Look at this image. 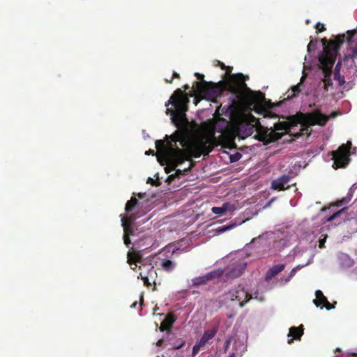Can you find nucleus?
I'll use <instances>...</instances> for the list:
<instances>
[{"label": "nucleus", "mask_w": 357, "mask_h": 357, "mask_svg": "<svg viewBox=\"0 0 357 357\" xmlns=\"http://www.w3.org/2000/svg\"><path fill=\"white\" fill-rule=\"evenodd\" d=\"M158 309H159V308H158V307L157 305H155V307H154V309H153V310H154V312H155V311L158 310Z\"/></svg>", "instance_id": "nucleus-59"}, {"label": "nucleus", "mask_w": 357, "mask_h": 357, "mask_svg": "<svg viewBox=\"0 0 357 357\" xmlns=\"http://www.w3.org/2000/svg\"><path fill=\"white\" fill-rule=\"evenodd\" d=\"M218 65L220 66L222 69H227L225 75H229L231 73L232 68L229 66H226L223 63L220 61H218Z\"/></svg>", "instance_id": "nucleus-38"}, {"label": "nucleus", "mask_w": 357, "mask_h": 357, "mask_svg": "<svg viewBox=\"0 0 357 357\" xmlns=\"http://www.w3.org/2000/svg\"><path fill=\"white\" fill-rule=\"evenodd\" d=\"M284 264H278L272 266L267 271L265 276V280L266 281H270L273 278H274L278 273L282 272L284 269Z\"/></svg>", "instance_id": "nucleus-20"}, {"label": "nucleus", "mask_w": 357, "mask_h": 357, "mask_svg": "<svg viewBox=\"0 0 357 357\" xmlns=\"http://www.w3.org/2000/svg\"><path fill=\"white\" fill-rule=\"evenodd\" d=\"M218 331V325H215L211 328L205 330L200 340L192 347V355L193 356H196L202 347H204L208 344H211L213 342L212 340L217 335Z\"/></svg>", "instance_id": "nucleus-8"}, {"label": "nucleus", "mask_w": 357, "mask_h": 357, "mask_svg": "<svg viewBox=\"0 0 357 357\" xmlns=\"http://www.w3.org/2000/svg\"><path fill=\"white\" fill-rule=\"evenodd\" d=\"M138 204V200L136 197H132L130 200H128L125 206V211L127 213H132L134 211L136 206Z\"/></svg>", "instance_id": "nucleus-25"}, {"label": "nucleus", "mask_w": 357, "mask_h": 357, "mask_svg": "<svg viewBox=\"0 0 357 357\" xmlns=\"http://www.w3.org/2000/svg\"><path fill=\"white\" fill-rule=\"evenodd\" d=\"M262 238V236H259L258 237H256V238H254L252 241H251V243H255L257 241L261 239Z\"/></svg>", "instance_id": "nucleus-51"}, {"label": "nucleus", "mask_w": 357, "mask_h": 357, "mask_svg": "<svg viewBox=\"0 0 357 357\" xmlns=\"http://www.w3.org/2000/svg\"><path fill=\"white\" fill-rule=\"evenodd\" d=\"M176 316L170 312L168 313L165 319L161 322L160 326V331L161 332L167 331L170 332L172 328L173 324L176 321Z\"/></svg>", "instance_id": "nucleus-18"}, {"label": "nucleus", "mask_w": 357, "mask_h": 357, "mask_svg": "<svg viewBox=\"0 0 357 357\" xmlns=\"http://www.w3.org/2000/svg\"><path fill=\"white\" fill-rule=\"evenodd\" d=\"M247 263L244 259L233 260L226 268L225 278L227 279H234L239 277L244 272Z\"/></svg>", "instance_id": "nucleus-10"}, {"label": "nucleus", "mask_w": 357, "mask_h": 357, "mask_svg": "<svg viewBox=\"0 0 357 357\" xmlns=\"http://www.w3.org/2000/svg\"><path fill=\"white\" fill-rule=\"evenodd\" d=\"M168 136L166 135L165 139L163 140L165 142V147L167 148L169 147V143H172L173 147H176L177 146L176 142H178L183 148H188V149L191 145L184 131L177 130L170 135V141L168 140Z\"/></svg>", "instance_id": "nucleus-11"}, {"label": "nucleus", "mask_w": 357, "mask_h": 357, "mask_svg": "<svg viewBox=\"0 0 357 357\" xmlns=\"http://www.w3.org/2000/svg\"><path fill=\"white\" fill-rule=\"evenodd\" d=\"M165 172L166 173H169L170 170L168 169V167H165Z\"/></svg>", "instance_id": "nucleus-62"}, {"label": "nucleus", "mask_w": 357, "mask_h": 357, "mask_svg": "<svg viewBox=\"0 0 357 357\" xmlns=\"http://www.w3.org/2000/svg\"><path fill=\"white\" fill-rule=\"evenodd\" d=\"M355 33L356 32L354 30H349L347 31V40L349 44L352 43V38L354 37Z\"/></svg>", "instance_id": "nucleus-36"}, {"label": "nucleus", "mask_w": 357, "mask_h": 357, "mask_svg": "<svg viewBox=\"0 0 357 357\" xmlns=\"http://www.w3.org/2000/svg\"><path fill=\"white\" fill-rule=\"evenodd\" d=\"M334 37V40H328L326 38H322L321 40V42L324 46V50L322 53L319 55V57H321L326 50H328V53H331L332 54V50H337L335 52V59L337 58V54H339V50L342 45V44L344 43L346 39V35L342 34L338 35L337 36H333Z\"/></svg>", "instance_id": "nucleus-9"}, {"label": "nucleus", "mask_w": 357, "mask_h": 357, "mask_svg": "<svg viewBox=\"0 0 357 357\" xmlns=\"http://www.w3.org/2000/svg\"><path fill=\"white\" fill-rule=\"evenodd\" d=\"M176 177V174H170L169 175V176L167 177V180H166V182H168V183H171L172 182Z\"/></svg>", "instance_id": "nucleus-46"}, {"label": "nucleus", "mask_w": 357, "mask_h": 357, "mask_svg": "<svg viewBox=\"0 0 357 357\" xmlns=\"http://www.w3.org/2000/svg\"><path fill=\"white\" fill-rule=\"evenodd\" d=\"M255 130V124L243 121L238 124L236 132L239 138L244 139L250 136Z\"/></svg>", "instance_id": "nucleus-15"}, {"label": "nucleus", "mask_w": 357, "mask_h": 357, "mask_svg": "<svg viewBox=\"0 0 357 357\" xmlns=\"http://www.w3.org/2000/svg\"><path fill=\"white\" fill-rule=\"evenodd\" d=\"M127 262L130 264L132 270H135L137 267V263H141L142 258L139 254L136 252H128Z\"/></svg>", "instance_id": "nucleus-21"}, {"label": "nucleus", "mask_w": 357, "mask_h": 357, "mask_svg": "<svg viewBox=\"0 0 357 357\" xmlns=\"http://www.w3.org/2000/svg\"><path fill=\"white\" fill-rule=\"evenodd\" d=\"M303 128L301 129L300 132L298 133V137L306 135L309 137L311 135L312 130L310 129L312 126L307 125H301Z\"/></svg>", "instance_id": "nucleus-30"}, {"label": "nucleus", "mask_w": 357, "mask_h": 357, "mask_svg": "<svg viewBox=\"0 0 357 357\" xmlns=\"http://www.w3.org/2000/svg\"><path fill=\"white\" fill-rule=\"evenodd\" d=\"M336 302H334L333 304H331L327 300V302L324 303L323 305L321 306V308L322 309L323 307H325L328 310H330L331 309L335 308V305L336 304Z\"/></svg>", "instance_id": "nucleus-40"}, {"label": "nucleus", "mask_w": 357, "mask_h": 357, "mask_svg": "<svg viewBox=\"0 0 357 357\" xmlns=\"http://www.w3.org/2000/svg\"><path fill=\"white\" fill-rule=\"evenodd\" d=\"M352 198V194L348 193L346 197H343L342 199L337 201L335 204L337 206H340L344 204H348Z\"/></svg>", "instance_id": "nucleus-31"}, {"label": "nucleus", "mask_w": 357, "mask_h": 357, "mask_svg": "<svg viewBox=\"0 0 357 357\" xmlns=\"http://www.w3.org/2000/svg\"><path fill=\"white\" fill-rule=\"evenodd\" d=\"M139 216L135 215V213H130L128 217L121 214L120 215L121 225L125 224V225L128 226V227H132L134 221Z\"/></svg>", "instance_id": "nucleus-23"}, {"label": "nucleus", "mask_w": 357, "mask_h": 357, "mask_svg": "<svg viewBox=\"0 0 357 357\" xmlns=\"http://www.w3.org/2000/svg\"><path fill=\"white\" fill-rule=\"evenodd\" d=\"M301 92V84L297 85L292 86L290 90L288 91L289 93L287 95V97L285 98L287 100L291 99L294 97H296Z\"/></svg>", "instance_id": "nucleus-28"}, {"label": "nucleus", "mask_w": 357, "mask_h": 357, "mask_svg": "<svg viewBox=\"0 0 357 357\" xmlns=\"http://www.w3.org/2000/svg\"><path fill=\"white\" fill-rule=\"evenodd\" d=\"M328 121L326 115L321 113L319 110H315L312 112L303 113L298 112L296 115L289 116L287 121H278L274 124V130L284 131L287 132L291 128L296 126L298 123L307 126H325Z\"/></svg>", "instance_id": "nucleus-3"}, {"label": "nucleus", "mask_w": 357, "mask_h": 357, "mask_svg": "<svg viewBox=\"0 0 357 357\" xmlns=\"http://www.w3.org/2000/svg\"><path fill=\"white\" fill-rule=\"evenodd\" d=\"M229 204H225L222 207H213L212 211L216 215H222L228 210Z\"/></svg>", "instance_id": "nucleus-29"}, {"label": "nucleus", "mask_w": 357, "mask_h": 357, "mask_svg": "<svg viewBox=\"0 0 357 357\" xmlns=\"http://www.w3.org/2000/svg\"><path fill=\"white\" fill-rule=\"evenodd\" d=\"M316 298L313 300V303L317 307L321 306L327 302V298L324 295L321 290H317L315 292Z\"/></svg>", "instance_id": "nucleus-24"}, {"label": "nucleus", "mask_w": 357, "mask_h": 357, "mask_svg": "<svg viewBox=\"0 0 357 357\" xmlns=\"http://www.w3.org/2000/svg\"><path fill=\"white\" fill-rule=\"evenodd\" d=\"M130 236H125V234H123V241H124V243L128 246L130 243H131V241L130 239Z\"/></svg>", "instance_id": "nucleus-45"}, {"label": "nucleus", "mask_w": 357, "mask_h": 357, "mask_svg": "<svg viewBox=\"0 0 357 357\" xmlns=\"http://www.w3.org/2000/svg\"><path fill=\"white\" fill-rule=\"evenodd\" d=\"M229 296L231 301L239 302L240 307H243L245 303L252 298V295L248 294L241 285L231 289Z\"/></svg>", "instance_id": "nucleus-12"}, {"label": "nucleus", "mask_w": 357, "mask_h": 357, "mask_svg": "<svg viewBox=\"0 0 357 357\" xmlns=\"http://www.w3.org/2000/svg\"><path fill=\"white\" fill-rule=\"evenodd\" d=\"M169 147H165V142L160 140L155 141V147L158 149L160 156L158 160L161 165L164 163L160 160L162 158L165 162L168 163V167H171L170 170H174L178 165L182 164L185 160L192 161V157L199 158L203 155L201 148L195 144L190 145L188 149H181L178 146L173 147L172 143H169Z\"/></svg>", "instance_id": "nucleus-2"}, {"label": "nucleus", "mask_w": 357, "mask_h": 357, "mask_svg": "<svg viewBox=\"0 0 357 357\" xmlns=\"http://www.w3.org/2000/svg\"><path fill=\"white\" fill-rule=\"evenodd\" d=\"M317 44V40H311L310 41L309 44L307 45V52H310L312 51L315 50Z\"/></svg>", "instance_id": "nucleus-35"}, {"label": "nucleus", "mask_w": 357, "mask_h": 357, "mask_svg": "<svg viewBox=\"0 0 357 357\" xmlns=\"http://www.w3.org/2000/svg\"><path fill=\"white\" fill-rule=\"evenodd\" d=\"M165 82L167 83H172V78L169 79H165Z\"/></svg>", "instance_id": "nucleus-57"}, {"label": "nucleus", "mask_w": 357, "mask_h": 357, "mask_svg": "<svg viewBox=\"0 0 357 357\" xmlns=\"http://www.w3.org/2000/svg\"><path fill=\"white\" fill-rule=\"evenodd\" d=\"M195 75L197 77V78L199 80H200V81H197L198 82H206V80H204V75L203 74H201V73H195Z\"/></svg>", "instance_id": "nucleus-43"}, {"label": "nucleus", "mask_w": 357, "mask_h": 357, "mask_svg": "<svg viewBox=\"0 0 357 357\" xmlns=\"http://www.w3.org/2000/svg\"><path fill=\"white\" fill-rule=\"evenodd\" d=\"M228 357H236V354L234 352H233Z\"/></svg>", "instance_id": "nucleus-58"}, {"label": "nucleus", "mask_w": 357, "mask_h": 357, "mask_svg": "<svg viewBox=\"0 0 357 357\" xmlns=\"http://www.w3.org/2000/svg\"><path fill=\"white\" fill-rule=\"evenodd\" d=\"M332 54L328 53V50L325 52V54L319 57V61L321 66V69L324 73L323 82L324 84V89L328 90V87L333 85V81L331 79L332 68L335 62V50H332Z\"/></svg>", "instance_id": "nucleus-6"}, {"label": "nucleus", "mask_w": 357, "mask_h": 357, "mask_svg": "<svg viewBox=\"0 0 357 357\" xmlns=\"http://www.w3.org/2000/svg\"><path fill=\"white\" fill-rule=\"evenodd\" d=\"M137 304V301H135V302L131 305V306H130V307H131L132 308H134V307H136Z\"/></svg>", "instance_id": "nucleus-56"}, {"label": "nucleus", "mask_w": 357, "mask_h": 357, "mask_svg": "<svg viewBox=\"0 0 357 357\" xmlns=\"http://www.w3.org/2000/svg\"><path fill=\"white\" fill-rule=\"evenodd\" d=\"M348 59H350L349 54L344 55L343 60H347Z\"/></svg>", "instance_id": "nucleus-55"}, {"label": "nucleus", "mask_w": 357, "mask_h": 357, "mask_svg": "<svg viewBox=\"0 0 357 357\" xmlns=\"http://www.w3.org/2000/svg\"><path fill=\"white\" fill-rule=\"evenodd\" d=\"M238 159H239L238 156L234 157V160H231V161L238 160Z\"/></svg>", "instance_id": "nucleus-61"}, {"label": "nucleus", "mask_w": 357, "mask_h": 357, "mask_svg": "<svg viewBox=\"0 0 357 357\" xmlns=\"http://www.w3.org/2000/svg\"><path fill=\"white\" fill-rule=\"evenodd\" d=\"M140 301H141V304H142V302H143V296H141V299H140Z\"/></svg>", "instance_id": "nucleus-64"}, {"label": "nucleus", "mask_w": 357, "mask_h": 357, "mask_svg": "<svg viewBox=\"0 0 357 357\" xmlns=\"http://www.w3.org/2000/svg\"><path fill=\"white\" fill-rule=\"evenodd\" d=\"M183 88L185 91V90H188V89H190V86L188 84H186L183 86Z\"/></svg>", "instance_id": "nucleus-54"}, {"label": "nucleus", "mask_w": 357, "mask_h": 357, "mask_svg": "<svg viewBox=\"0 0 357 357\" xmlns=\"http://www.w3.org/2000/svg\"><path fill=\"white\" fill-rule=\"evenodd\" d=\"M162 343H163V340H162V339H160V340H159L158 341V342H157V346L160 347V346H161V345L162 344Z\"/></svg>", "instance_id": "nucleus-53"}, {"label": "nucleus", "mask_w": 357, "mask_h": 357, "mask_svg": "<svg viewBox=\"0 0 357 357\" xmlns=\"http://www.w3.org/2000/svg\"><path fill=\"white\" fill-rule=\"evenodd\" d=\"M298 269V267L297 266V267L294 268L291 271V272L289 273L288 276L284 279L285 282H288L290 281V280L295 275Z\"/></svg>", "instance_id": "nucleus-37"}, {"label": "nucleus", "mask_w": 357, "mask_h": 357, "mask_svg": "<svg viewBox=\"0 0 357 357\" xmlns=\"http://www.w3.org/2000/svg\"><path fill=\"white\" fill-rule=\"evenodd\" d=\"M223 271L222 269L213 270L208 272L205 275L199 276L192 280L193 286L199 287L201 285L206 284L208 281L216 279L222 276Z\"/></svg>", "instance_id": "nucleus-14"}, {"label": "nucleus", "mask_w": 357, "mask_h": 357, "mask_svg": "<svg viewBox=\"0 0 357 357\" xmlns=\"http://www.w3.org/2000/svg\"><path fill=\"white\" fill-rule=\"evenodd\" d=\"M185 344V341L182 340L181 342V343H179L178 344H176L174 346L172 347V349H179L181 348H182Z\"/></svg>", "instance_id": "nucleus-47"}, {"label": "nucleus", "mask_w": 357, "mask_h": 357, "mask_svg": "<svg viewBox=\"0 0 357 357\" xmlns=\"http://www.w3.org/2000/svg\"><path fill=\"white\" fill-rule=\"evenodd\" d=\"M122 227L123 228V234L125 236H132L134 235V230L132 227H129L125 225V224H122Z\"/></svg>", "instance_id": "nucleus-33"}, {"label": "nucleus", "mask_w": 357, "mask_h": 357, "mask_svg": "<svg viewBox=\"0 0 357 357\" xmlns=\"http://www.w3.org/2000/svg\"><path fill=\"white\" fill-rule=\"evenodd\" d=\"M160 266L164 271L170 272L176 267V263L169 259H162Z\"/></svg>", "instance_id": "nucleus-27"}, {"label": "nucleus", "mask_w": 357, "mask_h": 357, "mask_svg": "<svg viewBox=\"0 0 357 357\" xmlns=\"http://www.w3.org/2000/svg\"><path fill=\"white\" fill-rule=\"evenodd\" d=\"M290 181V176L288 175H283L278 178L273 180L271 183V188L277 190H284L288 189L289 185L288 183Z\"/></svg>", "instance_id": "nucleus-17"}, {"label": "nucleus", "mask_w": 357, "mask_h": 357, "mask_svg": "<svg viewBox=\"0 0 357 357\" xmlns=\"http://www.w3.org/2000/svg\"><path fill=\"white\" fill-rule=\"evenodd\" d=\"M147 183H151L153 185H158V184H157L155 181L152 178L150 177L148 178Z\"/></svg>", "instance_id": "nucleus-49"}, {"label": "nucleus", "mask_w": 357, "mask_h": 357, "mask_svg": "<svg viewBox=\"0 0 357 357\" xmlns=\"http://www.w3.org/2000/svg\"><path fill=\"white\" fill-rule=\"evenodd\" d=\"M315 29H317V33H321L326 30L324 24L320 22L317 23Z\"/></svg>", "instance_id": "nucleus-41"}, {"label": "nucleus", "mask_w": 357, "mask_h": 357, "mask_svg": "<svg viewBox=\"0 0 357 357\" xmlns=\"http://www.w3.org/2000/svg\"><path fill=\"white\" fill-rule=\"evenodd\" d=\"M351 146V143L348 142L347 144H342L336 151L331 152L334 169L343 168L349 164Z\"/></svg>", "instance_id": "nucleus-7"}, {"label": "nucleus", "mask_w": 357, "mask_h": 357, "mask_svg": "<svg viewBox=\"0 0 357 357\" xmlns=\"http://www.w3.org/2000/svg\"><path fill=\"white\" fill-rule=\"evenodd\" d=\"M303 325H301L298 327L292 326L289 328V332L288 334V337H290L288 339V344H291L294 342V340H300L301 337L303 335Z\"/></svg>", "instance_id": "nucleus-19"}, {"label": "nucleus", "mask_w": 357, "mask_h": 357, "mask_svg": "<svg viewBox=\"0 0 357 357\" xmlns=\"http://www.w3.org/2000/svg\"><path fill=\"white\" fill-rule=\"evenodd\" d=\"M192 167H193V161H191V164L188 168L184 169L183 170L177 169L174 174H176V177L179 178L181 175H183L185 173L190 171Z\"/></svg>", "instance_id": "nucleus-34"}, {"label": "nucleus", "mask_w": 357, "mask_h": 357, "mask_svg": "<svg viewBox=\"0 0 357 357\" xmlns=\"http://www.w3.org/2000/svg\"><path fill=\"white\" fill-rule=\"evenodd\" d=\"M326 236L322 239H320L319 241V248H324L325 247Z\"/></svg>", "instance_id": "nucleus-48"}, {"label": "nucleus", "mask_w": 357, "mask_h": 357, "mask_svg": "<svg viewBox=\"0 0 357 357\" xmlns=\"http://www.w3.org/2000/svg\"><path fill=\"white\" fill-rule=\"evenodd\" d=\"M342 66V61L340 60L338 61L335 67V73H334V79L339 82L340 85H342L345 83L344 77L341 75L340 69Z\"/></svg>", "instance_id": "nucleus-22"}, {"label": "nucleus", "mask_w": 357, "mask_h": 357, "mask_svg": "<svg viewBox=\"0 0 357 357\" xmlns=\"http://www.w3.org/2000/svg\"><path fill=\"white\" fill-rule=\"evenodd\" d=\"M139 269L141 271L138 278H140L143 280L144 285L150 287L151 283L149 282V278L153 279L157 275L154 267L151 264H142L139 266Z\"/></svg>", "instance_id": "nucleus-13"}, {"label": "nucleus", "mask_w": 357, "mask_h": 357, "mask_svg": "<svg viewBox=\"0 0 357 357\" xmlns=\"http://www.w3.org/2000/svg\"><path fill=\"white\" fill-rule=\"evenodd\" d=\"M351 355H352L353 356H354V357H357V354H356V353H353Z\"/></svg>", "instance_id": "nucleus-63"}, {"label": "nucleus", "mask_w": 357, "mask_h": 357, "mask_svg": "<svg viewBox=\"0 0 357 357\" xmlns=\"http://www.w3.org/2000/svg\"><path fill=\"white\" fill-rule=\"evenodd\" d=\"M245 99L248 102V103L250 106H253L254 107H256L255 109L256 112L259 113L257 108L259 105H261L263 102L265 100L264 96L262 93L259 92V95H257L254 93L252 91L250 92V94L246 96Z\"/></svg>", "instance_id": "nucleus-16"}, {"label": "nucleus", "mask_w": 357, "mask_h": 357, "mask_svg": "<svg viewBox=\"0 0 357 357\" xmlns=\"http://www.w3.org/2000/svg\"><path fill=\"white\" fill-rule=\"evenodd\" d=\"M350 59H355L357 56V45L353 49L352 53L349 54Z\"/></svg>", "instance_id": "nucleus-44"}, {"label": "nucleus", "mask_w": 357, "mask_h": 357, "mask_svg": "<svg viewBox=\"0 0 357 357\" xmlns=\"http://www.w3.org/2000/svg\"><path fill=\"white\" fill-rule=\"evenodd\" d=\"M235 226H236L235 224H230L229 225L222 226L218 228V231L219 232H224V231H226L234 227Z\"/></svg>", "instance_id": "nucleus-39"}, {"label": "nucleus", "mask_w": 357, "mask_h": 357, "mask_svg": "<svg viewBox=\"0 0 357 357\" xmlns=\"http://www.w3.org/2000/svg\"><path fill=\"white\" fill-rule=\"evenodd\" d=\"M196 144L199 148H201V151H203L204 155H207L212 151V147L208 145L207 141L203 139L199 140Z\"/></svg>", "instance_id": "nucleus-26"}, {"label": "nucleus", "mask_w": 357, "mask_h": 357, "mask_svg": "<svg viewBox=\"0 0 357 357\" xmlns=\"http://www.w3.org/2000/svg\"><path fill=\"white\" fill-rule=\"evenodd\" d=\"M248 123L255 124V128H256L257 131L255 138L263 142L265 144L278 141L281 139L284 135V133L275 132L274 130H272L271 128L268 129L262 126L259 119L252 115L250 116V121Z\"/></svg>", "instance_id": "nucleus-5"}, {"label": "nucleus", "mask_w": 357, "mask_h": 357, "mask_svg": "<svg viewBox=\"0 0 357 357\" xmlns=\"http://www.w3.org/2000/svg\"><path fill=\"white\" fill-rule=\"evenodd\" d=\"M238 159H239L238 156L234 157V160H231V161L238 160Z\"/></svg>", "instance_id": "nucleus-60"}, {"label": "nucleus", "mask_w": 357, "mask_h": 357, "mask_svg": "<svg viewBox=\"0 0 357 357\" xmlns=\"http://www.w3.org/2000/svg\"><path fill=\"white\" fill-rule=\"evenodd\" d=\"M188 102L187 94L184 93L181 89H177L165 103L166 107L171 104L175 108L174 110L167 109L166 113L167 114L170 113L172 121L177 128L188 121L185 115V112L188 109Z\"/></svg>", "instance_id": "nucleus-4"}, {"label": "nucleus", "mask_w": 357, "mask_h": 357, "mask_svg": "<svg viewBox=\"0 0 357 357\" xmlns=\"http://www.w3.org/2000/svg\"><path fill=\"white\" fill-rule=\"evenodd\" d=\"M347 209V207H344V208H342L341 210L334 213L332 215H331V216H329L328 218H326V221L327 222L333 221L335 218L338 217L342 212L346 211Z\"/></svg>", "instance_id": "nucleus-32"}, {"label": "nucleus", "mask_w": 357, "mask_h": 357, "mask_svg": "<svg viewBox=\"0 0 357 357\" xmlns=\"http://www.w3.org/2000/svg\"><path fill=\"white\" fill-rule=\"evenodd\" d=\"M171 78H172V79H173L174 78H180V75H179V74H178V73H177L176 72H174V73H173V75H172V77Z\"/></svg>", "instance_id": "nucleus-52"}, {"label": "nucleus", "mask_w": 357, "mask_h": 357, "mask_svg": "<svg viewBox=\"0 0 357 357\" xmlns=\"http://www.w3.org/2000/svg\"><path fill=\"white\" fill-rule=\"evenodd\" d=\"M248 79V76H245L242 73H237L231 75L229 79L221 80L218 83L195 82L192 91L189 92L188 96L190 97L194 96H200L217 103L218 98H220L225 91H227L231 93V103L229 105V107L231 108L236 102V98H240L243 91L248 90L245 84V80Z\"/></svg>", "instance_id": "nucleus-1"}, {"label": "nucleus", "mask_w": 357, "mask_h": 357, "mask_svg": "<svg viewBox=\"0 0 357 357\" xmlns=\"http://www.w3.org/2000/svg\"><path fill=\"white\" fill-rule=\"evenodd\" d=\"M146 155H155V151L152 149H149V151H146L145 153Z\"/></svg>", "instance_id": "nucleus-50"}, {"label": "nucleus", "mask_w": 357, "mask_h": 357, "mask_svg": "<svg viewBox=\"0 0 357 357\" xmlns=\"http://www.w3.org/2000/svg\"><path fill=\"white\" fill-rule=\"evenodd\" d=\"M231 337H229L226 340L224 344V352L226 353L228 351V349L230 346L231 342Z\"/></svg>", "instance_id": "nucleus-42"}]
</instances>
